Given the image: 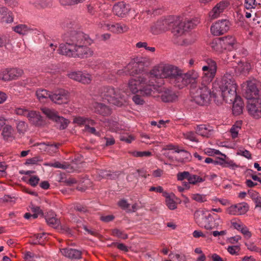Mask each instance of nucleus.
<instances>
[{"label": "nucleus", "instance_id": "49530a36", "mask_svg": "<svg viewBox=\"0 0 261 261\" xmlns=\"http://www.w3.org/2000/svg\"><path fill=\"white\" fill-rule=\"evenodd\" d=\"M204 180L202 177L195 174H190L188 180L191 185H196L198 182H203Z\"/></svg>", "mask_w": 261, "mask_h": 261}, {"label": "nucleus", "instance_id": "864d4df0", "mask_svg": "<svg viewBox=\"0 0 261 261\" xmlns=\"http://www.w3.org/2000/svg\"><path fill=\"white\" fill-rule=\"evenodd\" d=\"M67 76L70 79L79 82L81 76V71H72L67 74Z\"/></svg>", "mask_w": 261, "mask_h": 261}, {"label": "nucleus", "instance_id": "5701e85b", "mask_svg": "<svg viewBox=\"0 0 261 261\" xmlns=\"http://www.w3.org/2000/svg\"><path fill=\"white\" fill-rule=\"evenodd\" d=\"M2 136L6 141H12L15 138L14 129L9 124H5L2 128Z\"/></svg>", "mask_w": 261, "mask_h": 261}, {"label": "nucleus", "instance_id": "ea45409f", "mask_svg": "<svg viewBox=\"0 0 261 261\" xmlns=\"http://www.w3.org/2000/svg\"><path fill=\"white\" fill-rule=\"evenodd\" d=\"M117 175L116 173H111L104 170L100 171L98 173V175L96 176V179L98 180H100L102 178H110L114 179L116 178Z\"/></svg>", "mask_w": 261, "mask_h": 261}, {"label": "nucleus", "instance_id": "39448f33", "mask_svg": "<svg viewBox=\"0 0 261 261\" xmlns=\"http://www.w3.org/2000/svg\"><path fill=\"white\" fill-rule=\"evenodd\" d=\"M190 93L192 100L199 105H206L210 101L211 91L205 84L191 88Z\"/></svg>", "mask_w": 261, "mask_h": 261}, {"label": "nucleus", "instance_id": "473e14b6", "mask_svg": "<svg viewBox=\"0 0 261 261\" xmlns=\"http://www.w3.org/2000/svg\"><path fill=\"white\" fill-rule=\"evenodd\" d=\"M33 5L39 9L49 8L53 6V0H35Z\"/></svg>", "mask_w": 261, "mask_h": 261}, {"label": "nucleus", "instance_id": "bb28decb", "mask_svg": "<svg viewBox=\"0 0 261 261\" xmlns=\"http://www.w3.org/2000/svg\"><path fill=\"white\" fill-rule=\"evenodd\" d=\"M93 107L95 113L103 116H107L111 114V109L103 103L95 102L93 104Z\"/></svg>", "mask_w": 261, "mask_h": 261}, {"label": "nucleus", "instance_id": "20e7f679", "mask_svg": "<svg viewBox=\"0 0 261 261\" xmlns=\"http://www.w3.org/2000/svg\"><path fill=\"white\" fill-rule=\"evenodd\" d=\"M100 96L109 103L121 107L125 101L122 91L112 87H103L99 91Z\"/></svg>", "mask_w": 261, "mask_h": 261}, {"label": "nucleus", "instance_id": "7ed1b4c3", "mask_svg": "<svg viewBox=\"0 0 261 261\" xmlns=\"http://www.w3.org/2000/svg\"><path fill=\"white\" fill-rule=\"evenodd\" d=\"M196 223L200 227L208 230L221 229L222 221L220 217L213 218L206 212L197 211L194 213Z\"/></svg>", "mask_w": 261, "mask_h": 261}, {"label": "nucleus", "instance_id": "72a5a7b5", "mask_svg": "<svg viewBox=\"0 0 261 261\" xmlns=\"http://www.w3.org/2000/svg\"><path fill=\"white\" fill-rule=\"evenodd\" d=\"M195 129L197 134L202 137L208 138L211 135L210 129L205 124L197 125Z\"/></svg>", "mask_w": 261, "mask_h": 261}, {"label": "nucleus", "instance_id": "3c124183", "mask_svg": "<svg viewBox=\"0 0 261 261\" xmlns=\"http://www.w3.org/2000/svg\"><path fill=\"white\" fill-rule=\"evenodd\" d=\"M131 154L134 157H143V156H150L152 155L150 151H133L130 152Z\"/></svg>", "mask_w": 261, "mask_h": 261}, {"label": "nucleus", "instance_id": "2eb2a0df", "mask_svg": "<svg viewBox=\"0 0 261 261\" xmlns=\"http://www.w3.org/2000/svg\"><path fill=\"white\" fill-rule=\"evenodd\" d=\"M247 108L249 114L254 118L258 119L261 117V99L249 101Z\"/></svg>", "mask_w": 261, "mask_h": 261}, {"label": "nucleus", "instance_id": "9d476101", "mask_svg": "<svg viewBox=\"0 0 261 261\" xmlns=\"http://www.w3.org/2000/svg\"><path fill=\"white\" fill-rule=\"evenodd\" d=\"M145 63L143 58H136L133 59L127 65L129 75L134 76L142 72L144 70Z\"/></svg>", "mask_w": 261, "mask_h": 261}, {"label": "nucleus", "instance_id": "bf43d9fd", "mask_svg": "<svg viewBox=\"0 0 261 261\" xmlns=\"http://www.w3.org/2000/svg\"><path fill=\"white\" fill-rule=\"evenodd\" d=\"M14 112L17 115L24 116L27 117L29 111L24 108H17L15 109Z\"/></svg>", "mask_w": 261, "mask_h": 261}, {"label": "nucleus", "instance_id": "6ab92c4d", "mask_svg": "<svg viewBox=\"0 0 261 261\" xmlns=\"http://www.w3.org/2000/svg\"><path fill=\"white\" fill-rule=\"evenodd\" d=\"M129 8L123 2H118L114 5L113 11L115 15L121 17H124L129 12Z\"/></svg>", "mask_w": 261, "mask_h": 261}, {"label": "nucleus", "instance_id": "5fc2aeb1", "mask_svg": "<svg viewBox=\"0 0 261 261\" xmlns=\"http://www.w3.org/2000/svg\"><path fill=\"white\" fill-rule=\"evenodd\" d=\"M112 234L122 239H126L128 238L127 234L118 229H113L112 230Z\"/></svg>", "mask_w": 261, "mask_h": 261}, {"label": "nucleus", "instance_id": "c85d7f7f", "mask_svg": "<svg viewBox=\"0 0 261 261\" xmlns=\"http://www.w3.org/2000/svg\"><path fill=\"white\" fill-rule=\"evenodd\" d=\"M232 103H233V114L235 115H239L242 114L244 108V103L241 98L238 96L236 99L233 100Z\"/></svg>", "mask_w": 261, "mask_h": 261}, {"label": "nucleus", "instance_id": "69168bd1", "mask_svg": "<svg viewBox=\"0 0 261 261\" xmlns=\"http://www.w3.org/2000/svg\"><path fill=\"white\" fill-rule=\"evenodd\" d=\"M90 125L91 124L89 123L86 124L85 126L84 131L87 132L90 134H94L96 136L98 135L99 133L96 132L95 128L93 127H90Z\"/></svg>", "mask_w": 261, "mask_h": 261}, {"label": "nucleus", "instance_id": "dca6fc26", "mask_svg": "<svg viewBox=\"0 0 261 261\" xmlns=\"http://www.w3.org/2000/svg\"><path fill=\"white\" fill-rule=\"evenodd\" d=\"M229 3L227 1H222L217 4L216 5L209 13V16L212 19L218 18L220 14L229 6Z\"/></svg>", "mask_w": 261, "mask_h": 261}, {"label": "nucleus", "instance_id": "58836bf2", "mask_svg": "<svg viewBox=\"0 0 261 261\" xmlns=\"http://www.w3.org/2000/svg\"><path fill=\"white\" fill-rule=\"evenodd\" d=\"M73 123H76L78 125H85V126L88 123L91 124V125H94L95 122L94 120L83 117H76L73 119Z\"/></svg>", "mask_w": 261, "mask_h": 261}, {"label": "nucleus", "instance_id": "0e129e2a", "mask_svg": "<svg viewBox=\"0 0 261 261\" xmlns=\"http://www.w3.org/2000/svg\"><path fill=\"white\" fill-rule=\"evenodd\" d=\"M118 204L119 207L124 210H128L130 205L126 200L124 199H121L118 202Z\"/></svg>", "mask_w": 261, "mask_h": 261}, {"label": "nucleus", "instance_id": "4be33fe9", "mask_svg": "<svg viewBox=\"0 0 261 261\" xmlns=\"http://www.w3.org/2000/svg\"><path fill=\"white\" fill-rule=\"evenodd\" d=\"M221 96L226 102L232 103L238 97L237 95V89H220Z\"/></svg>", "mask_w": 261, "mask_h": 261}, {"label": "nucleus", "instance_id": "13d9d810", "mask_svg": "<svg viewBox=\"0 0 261 261\" xmlns=\"http://www.w3.org/2000/svg\"><path fill=\"white\" fill-rule=\"evenodd\" d=\"M190 172L188 171H184L179 172L177 174V178L178 180L182 181L184 179L188 180L189 176H190Z\"/></svg>", "mask_w": 261, "mask_h": 261}, {"label": "nucleus", "instance_id": "680f3d73", "mask_svg": "<svg viewBox=\"0 0 261 261\" xmlns=\"http://www.w3.org/2000/svg\"><path fill=\"white\" fill-rule=\"evenodd\" d=\"M245 245L247 247V249L251 251L258 252L259 251V248L257 247L253 242H249L246 243Z\"/></svg>", "mask_w": 261, "mask_h": 261}, {"label": "nucleus", "instance_id": "0eeeda50", "mask_svg": "<svg viewBox=\"0 0 261 261\" xmlns=\"http://www.w3.org/2000/svg\"><path fill=\"white\" fill-rule=\"evenodd\" d=\"M198 77V73L195 71H190L184 73L182 70L177 87L181 89L189 84H191V88L196 87L195 85L197 82Z\"/></svg>", "mask_w": 261, "mask_h": 261}, {"label": "nucleus", "instance_id": "de8ad7c7", "mask_svg": "<svg viewBox=\"0 0 261 261\" xmlns=\"http://www.w3.org/2000/svg\"><path fill=\"white\" fill-rule=\"evenodd\" d=\"M0 79L4 81L12 80L9 69H5L0 71Z\"/></svg>", "mask_w": 261, "mask_h": 261}, {"label": "nucleus", "instance_id": "423d86ee", "mask_svg": "<svg viewBox=\"0 0 261 261\" xmlns=\"http://www.w3.org/2000/svg\"><path fill=\"white\" fill-rule=\"evenodd\" d=\"M174 17H169L167 18L159 20L152 25L150 28L151 33L158 35L167 30H170L174 26Z\"/></svg>", "mask_w": 261, "mask_h": 261}, {"label": "nucleus", "instance_id": "1a4fd4ad", "mask_svg": "<svg viewBox=\"0 0 261 261\" xmlns=\"http://www.w3.org/2000/svg\"><path fill=\"white\" fill-rule=\"evenodd\" d=\"M230 22L227 19L218 20L211 27V32L214 36H220L226 33L230 28Z\"/></svg>", "mask_w": 261, "mask_h": 261}, {"label": "nucleus", "instance_id": "9b49d317", "mask_svg": "<svg viewBox=\"0 0 261 261\" xmlns=\"http://www.w3.org/2000/svg\"><path fill=\"white\" fill-rule=\"evenodd\" d=\"M217 85L220 89H237V85L233 75L226 72L222 77L220 81H218Z\"/></svg>", "mask_w": 261, "mask_h": 261}, {"label": "nucleus", "instance_id": "6e6552de", "mask_svg": "<svg viewBox=\"0 0 261 261\" xmlns=\"http://www.w3.org/2000/svg\"><path fill=\"white\" fill-rule=\"evenodd\" d=\"M41 110L47 118L57 123L60 129H64L67 127L69 123V121L67 119L58 116L55 111L47 108H42Z\"/></svg>", "mask_w": 261, "mask_h": 261}, {"label": "nucleus", "instance_id": "2f4dec72", "mask_svg": "<svg viewBox=\"0 0 261 261\" xmlns=\"http://www.w3.org/2000/svg\"><path fill=\"white\" fill-rule=\"evenodd\" d=\"M181 202V200L177 197H166V205L171 210L176 208L177 205Z\"/></svg>", "mask_w": 261, "mask_h": 261}, {"label": "nucleus", "instance_id": "ddd939ff", "mask_svg": "<svg viewBox=\"0 0 261 261\" xmlns=\"http://www.w3.org/2000/svg\"><path fill=\"white\" fill-rule=\"evenodd\" d=\"M146 82L147 77L143 76L131 78L128 82V88L133 93L136 94Z\"/></svg>", "mask_w": 261, "mask_h": 261}, {"label": "nucleus", "instance_id": "b1692460", "mask_svg": "<svg viewBox=\"0 0 261 261\" xmlns=\"http://www.w3.org/2000/svg\"><path fill=\"white\" fill-rule=\"evenodd\" d=\"M156 88V86L153 84V82H151L147 78L146 83L141 87L139 92L143 96L147 97L150 96Z\"/></svg>", "mask_w": 261, "mask_h": 261}, {"label": "nucleus", "instance_id": "6e6d98bb", "mask_svg": "<svg viewBox=\"0 0 261 261\" xmlns=\"http://www.w3.org/2000/svg\"><path fill=\"white\" fill-rule=\"evenodd\" d=\"M45 165H48L50 167H53L55 168H61L63 169H68L70 166L69 164H62L59 162H56L54 163H48Z\"/></svg>", "mask_w": 261, "mask_h": 261}, {"label": "nucleus", "instance_id": "f03ea898", "mask_svg": "<svg viewBox=\"0 0 261 261\" xmlns=\"http://www.w3.org/2000/svg\"><path fill=\"white\" fill-rule=\"evenodd\" d=\"M182 70L172 64L161 63L150 71L151 76L167 79L171 84L177 87Z\"/></svg>", "mask_w": 261, "mask_h": 261}, {"label": "nucleus", "instance_id": "79ce46f5", "mask_svg": "<svg viewBox=\"0 0 261 261\" xmlns=\"http://www.w3.org/2000/svg\"><path fill=\"white\" fill-rule=\"evenodd\" d=\"M242 126V122L240 121L236 122L234 124H233L231 128L230 129V133L231 134V136L233 139H235L238 137V133L239 130L241 129Z\"/></svg>", "mask_w": 261, "mask_h": 261}, {"label": "nucleus", "instance_id": "774afa93", "mask_svg": "<svg viewBox=\"0 0 261 261\" xmlns=\"http://www.w3.org/2000/svg\"><path fill=\"white\" fill-rule=\"evenodd\" d=\"M42 160L39 156H35L32 158L28 159L25 163V164H36L38 162H41Z\"/></svg>", "mask_w": 261, "mask_h": 261}, {"label": "nucleus", "instance_id": "cd10ccee", "mask_svg": "<svg viewBox=\"0 0 261 261\" xmlns=\"http://www.w3.org/2000/svg\"><path fill=\"white\" fill-rule=\"evenodd\" d=\"M224 49L231 50L234 48V45L237 43L236 38L233 36H227L221 37Z\"/></svg>", "mask_w": 261, "mask_h": 261}, {"label": "nucleus", "instance_id": "09e8293b", "mask_svg": "<svg viewBox=\"0 0 261 261\" xmlns=\"http://www.w3.org/2000/svg\"><path fill=\"white\" fill-rule=\"evenodd\" d=\"M80 82L84 84H88L91 83L92 77L90 74L81 72V76L80 77Z\"/></svg>", "mask_w": 261, "mask_h": 261}, {"label": "nucleus", "instance_id": "603ef678", "mask_svg": "<svg viewBox=\"0 0 261 261\" xmlns=\"http://www.w3.org/2000/svg\"><path fill=\"white\" fill-rule=\"evenodd\" d=\"M132 100L136 105H143L145 101L143 98V96H141L139 94H135L132 97Z\"/></svg>", "mask_w": 261, "mask_h": 261}, {"label": "nucleus", "instance_id": "8fccbe9b", "mask_svg": "<svg viewBox=\"0 0 261 261\" xmlns=\"http://www.w3.org/2000/svg\"><path fill=\"white\" fill-rule=\"evenodd\" d=\"M183 136L184 138L186 139H188L191 141L198 142V140L196 138V134L193 132H187L185 133H183Z\"/></svg>", "mask_w": 261, "mask_h": 261}, {"label": "nucleus", "instance_id": "338daca9", "mask_svg": "<svg viewBox=\"0 0 261 261\" xmlns=\"http://www.w3.org/2000/svg\"><path fill=\"white\" fill-rule=\"evenodd\" d=\"M40 180L39 178L37 176H33L30 177L28 183L33 187L36 186Z\"/></svg>", "mask_w": 261, "mask_h": 261}, {"label": "nucleus", "instance_id": "4d7b16f0", "mask_svg": "<svg viewBox=\"0 0 261 261\" xmlns=\"http://www.w3.org/2000/svg\"><path fill=\"white\" fill-rule=\"evenodd\" d=\"M120 140L127 143H130L135 140V137L133 135H123L120 136Z\"/></svg>", "mask_w": 261, "mask_h": 261}, {"label": "nucleus", "instance_id": "37998d69", "mask_svg": "<svg viewBox=\"0 0 261 261\" xmlns=\"http://www.w3.org/2000/svg\"><path fill=\"white\" fill-rule=\"evenodd\" d=\"M9 70L12 80L18 79L23 73V70L19 68H11Z\"/></svg>", "mask_w": 261, "mask_h": 261}, {"label": "nucleus", "instance_id": "f257e3e1", "mask_svg": "<svg viewBox=\"0 0 261 261\" xmlns=\"http://www.w3.org/2000/svg\"><path fill=\"white\" fill-rule=\"evenodd\" d=\"M64 43L60 44L58 53L70 58L83 59L93 55V50L88 47L93 42L88 35L81 32L71 31L65 33Z\"/></svg>", "mask_w": 261, "mask_h": 261}, {"label": "nucleus", "instance_id": "f704fd0d", "mask_svg": "<svg viewBox=\"0 0 261 261\" xmlns=\"http://www.w3.org/2000/svg\"><path fill=\"white\" fill-rule=\"evenodd\" d=\"M50 93V92L44 89H38L36 91V95L41 102H45L49 98Z\"/></svg>", "mask_w": 261, "mask_h": 261}, {"label": "nucleus", "instance_id": "4c0bfd02", "mask_svg": "<svg viewBox=\"0 0 261 261\" xmlns=\"http://www.w3.org/2000/svg\"><path fill=\"white\" fill-rule=\"evenodd\" d=\"M13 30L20 35H27L32 29L25 24H19L13 28Z\"/></svg>", "mask_w": 261, "mask_h": 261}, {"label": "nucleus", "instance_id": "7c9ffc66", "mask_svg": "<svg viewBox=\"0 0 261 261\" xmlns=\"http://www.w3.org/2000/svg\"><path fill=\"white\" fill-rule=\"evenodd\" d=\"M174 26L171 29L172 33L177 36H181L186 31L185 28L181 25L182 22L174 18Z\"/></svg>", "mask_w": 261, "mask_h": 261}, {"label": "nucleus", "instance_id": "e433bc0d", "mask_svg": "<svg viewBox=\"0 0 261 261\" xmlns=\"http://www.w3.org/2000/svg\"><path fill=\"white\" fill-rule=\"evenodd\" d=\"M200 21L198 18H193L191 20H187L182 22L181 23V26L185 28L186 31L193 29L196 25H197Z\"/></svg>", "mask_w": 261, "mask_h": 261}, {"label": "nucleus", "instance_id": "412c9836", "mask_svg": "<svg viewBox=\"0 0 261 261\" xmlns=\"http://www.w3.org/2000/svg\"><path fill=\"white\" fill-rule=\"evenodd\" d=\"M27 118L29 122L35 126H41L43 123L42 117L39 112L30 111Z\"/></svg>", "mask_w": 261, "mask_h": 261}, {"label": "nucleus", "instance_id": "393cba45", "mask_svg": "<svg viewBox=\"0 0 261 261\" xmlns=\"http://www.w3.org/2000/svg\"><path fill=\"white\" fill-rule=\"evenodd\" d=\"M60 251L64 256L70 259H80L82 256V252L75 249L66 248Z\"/></svg>", "mask_w": 261, "mask_h": 261}, {"label": "nucleus", "instance_id": "e2e57ef3", "mask_svg": "<svg viewBox=\"0 0 261 261\" xmlns=\"http://www.w3.org/2000/svg\"><path fill=\"white\" fill-rule=\"evenodd\" d=\"M66 178V174L65 173H60L55 176L56 180L59 182L65 183Z\"/></svg>", "mask_w": 261, "mask_h": 261}, {"label": "nucleus", "instance_id": "c03bdc74", "mask_svg": "<svg viewBox=\"0 0 261 261\" xmlns=\"http://www.w3.org/2000/svg\"><path fill=\"white\" fill-rule=\"evenodd\" d=\"M15 202V197H2L0 198V205H13Z\"/></svg>", "mask_w": 261, "mask_h": 261}, {"label": "nucleus", "instance_id": "c756f323", "mask_svg": "<svg viewBox=\"0 0 261 261\" xmlns=\"http://www.w3.org/2000/svg\"><path fill=\"white\" fill-rule=\"evenodd\" d=\"M210 46L214 51L219 54L222 53L225 50L221 37L213 39L210 43Z\"/></svg>", "mask_w": 261, "mask_h": 261}, {"label": "nucleus", "instance_id": "a18cd8bd", "mask_svg": "<svg viewBox=\"0 0 261 261\" xmlns=\"http://www.w3.org/2000/svg\"><path fill=\"white\" fill-rule=\"evenodd\" d=\"M16 129L18 133L24 134L28 128V125L24 121H18L16 123Z\"/></svg>", "mask_w": 261, "mask_h": 261}, {"label": "nucleus", "instance_id": "f3484780", "mask_svg": "<svg viewBox=\"0 0 261 261\" xmlns=\"http://www.w3.org/2000/svg\"><path fill=\"white\" fill-rule=\"evenodd\" d=\"M249 209L246 203H239L231 205L227 209V212L230 215H241L245 214Z\"/></svg>", "mask_w": 261, "mask_h": 261}, {"label": "nucleus", "instance_id": "f8f14e48", "mask_svg": "<svg viewBox=\"0 0 261 261\" xmlns=\"http://www.w3.org/2000/svg\"><path fill=\"white\" fill-rule=\"evenodd\" d=\"M243 95L248 100L259 98V90L255 81L247 82V86Z\"/></svg>", "mask_w": 261, "mask_h": 261}, {"label": "nucleus", "instance_id": "a19ab883", "mask_svg": "<svg viewBox=\"0 0 261 261\" xmlns=\"http://www.w3.org/2000/svg\"><path fill=\"white\" fill-rule=\"evenodd\" d=\"M238 69L242 74L246 75L251 69V65L247 62H241L238 64Z\"/></svg>", "mask_w": 261, "mask_h": 261}, {"label": "nucleus", "instance_id": "a878e982", "mask_svg": "<svg viewBox=\"0 0 261 261\" xmlns=\"http://www.w3.org/2000/svg\"><path fill=\"white\" fill-rule=\"evenodd\" d=\"M161 98L165 102H173L177 99V95L170 89H165L161 93Z\"/></svg>", "mask_w": 261, "mask_h": 261}, {"label": "nucleus", "instance_id": "052dcab7", "mask_svg": "<svg viewBox=\"0 0 261 261\" xmlns=\"http://www.w3.org/2000/svg\"><path fill=\"white\" fill-rule=\"evenodd\" d=\"M240 248L239 246H229L227 248L228 252L232 255H238Z\"/></svg>", "mask_w": 261, "mask_h": 261}, {"label": "nucleus", "instance_id": "a211bd4d", "mask_svg": "<svg viewBox=\"0 0 261 261\" xmlns=\"http://www.w3.org/2000/svg\"><path fill=\"white\" fill-rule=\"evenodd\" d=\"M128 30L129 27L124 23H109L106 25V30L111 31V32L115 34H122L127 32Z\"/></svg>", "mask_w": 261, "mask_h": 261}, {"label": "nucleus", "instance_id": "4468645a", "mask_svg": "<svg viewBox=\"0 0 261 261\" xmlns=\"http://www.w3.org/2000/svg\"><path fill=\"white\" fill-rule=\"evenodd\" d=\"M49 99L56 104L67 103L69 99L68 93L63 89H60L55 93L50 92Z\"/></svg>", "mask_w": 261, "mask_h": 261}, {"label": "nucleus", "instance_id": "c9c22d12", "mask_svg": "<svg viewBox=\"0 0 261 261\" xmlns=\"http://www.w3.org/2000/svg\"><path fill=\"white\" fill-rule=\"evenodd\" d=\"M56 216V215L55 214L50 213L48 214L45 218L47 224L53 227H57L60 224V221Z\"/></svg>", "mask_w": 261, "mask_h": 261}, {"label": "nucleus", "instance_id": "aec40b11", "mask_svg": "<svg viewBox=\"0 0 261 261\" xmlns=\"http://www.w3.org/2000/svg\"><path fill=\"white\" fill-rule=\"evenodd\" d=\"M217 71V64L215 62H212L211 69L204 72L202 76L201 83L205 84L207 85L214 78Z\"/></svg>", "mask_w": 261, "mask_h": 261}]
</instances>
